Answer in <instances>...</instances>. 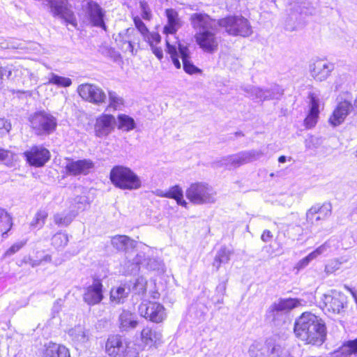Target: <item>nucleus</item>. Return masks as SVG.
I'll return each instance as SVG.
<instances>
[{"mask_svg":"<svg viewBox=\"0 0 357 357\" xmlns=\"http://www.w3.org/2000/svg\"><path fill=\"white\" fill-rule=\"evenodd\" d=\"M105 352L109 357H138L137 345L119 335L109 336L105 343Z\"/></svg>","mask_w":357,"mask_h":357,"instance_id":"obj_3","label":"nucleus"},{"mask_svg":"<svg viewBox=\"0 0 357 357\" xmlns=\"http://www.w3.org/2000/svg\"><path fill=\"white\" fill-rule=\"evenodd\" d=\"M344 299V295L336 291H331V293L324 294L322 298L326 309L334 313H340L343 309Z\"/></svg>","mask_w":357,"mask_h":357,"instance_id":"obj_26","label":"nucleus"},{"mask_svg":"<svg viewBox=\"0 0 357 357\" xmlns=\"http://www.w3.org/2000/svg\"><path fill=\"white\" fill-rule=\"evenodd\" d=\"M294 333L307 344H321L326 338V329L321 319L312 313L304 312L295 322Z\"/></svg>","mask_w":357,"mask_h":357,"instance_id":"obj_1","label":"nucleus"},{"mask_svg":"<svg viewBox=\"0 0 357 357\" xmlns=\"http://www.w3.org/2000/svg\"><path fill=\"white\" fill-rule=\"evenodd\" d=\"M118 128L123 130L124 131H130L135 128V120L126 115V114H120L118 116Z\"/></svg>","mask_w":357,"mask_h":357,"instance_id":"obj_41","label":"nucleus"},{"mask_svg":"<svg viewBox=\"0 0 357 357\" xmlns=\"http://www.w3.org/2000/svg\"><path fill=\"white\" fill-rule=\"evenodd\" d=\"M190 22L197 32L217 29L218 20L210 17L205 13H193L190 16Z\"/></svg>","mask_w":357,"mask_h":357,"instance_id":"obj_23","label":"nucleus"},{"mask_svg":"<svg viewBox=\"0 0 357 357\" xmlns=\"http://www.w3.org/2000/svg\"><path fill=\"white\" fill-rule=\"evenodd\" d=\"M278 162L280 163H284L286 162V157L284 155L280 156L278 158Z\"/></svg>","mask_w":357,"mask_h":357,"instance_id":"obj_62","label":"nucleus"},{"mask_svg":"<svg viewBox=\"0 0 357 357\" xmlns=\"http://www.w3.org/2000/svg\"><path fill=\"white\" fill-rule=\"evenodd\" d=\"M131 292L130 285L128 283L120 285L116 289H112L110 292V298L112 301L116 303H123L126 298Z\"/></svg>","mask_w":357,"mask_h":357,"instance_id":"obj_35","label":"nucleus"},{"mask_svg":"<svg viewBox=\"0 0 357 357\" xmlns=\"http://www.w3.org/2000/svg\"><path fill=\"white\" fill-rule=\"evenodd\" d=\"M218 26L225 29L230 36L249 37L253 33L248 19L241 15L228 16L218 20Z\"/></svg>","mask_w":357,"mask_h":357,"instance_id":"obj_7","label":"nucleus"},{"mask_svg":"<svg viewBox=\"0 0 357 357\" xmlns=\"http://www.w3.org/2000/svg\"><path fill=\"white\" fill-rule=\"evenodd\" d=\"M41 261H42V260H40V261L33 260V261H31V265L33 267H34V266H36L40 265V263H41Z\"/></svg>","mask_w":357,"mask_h":357,"instance_id":"obj_60","label":"nucleus"},{"mask_svg":"<svg viewBox=\"0 0 357 357\" xmlns=\"http://www.w3.org/2000/svg\"><path fill=\"white\" fill-rule=\"evenodd\" d=\"M139 313L152 322L160 323L166 317L165 309L159 303L144 301L139 305Z\"/></svg>","mask_w":357,"mask_h":357,"instance_id":"obj_11","label":"nucleus"},{"mask_svg":"<svg viewBox=\"0 0 357 357\" xmlns=\"http://www.w3.org/2000/svg\"><path fill=\"white\" fill-rule=\"evenodd\" d=\"M343 352H347L348 354L357 353V338L347 342L343 347Z\"/></svg>","mask_w":357,"mask_h":357,"instance_id":"obj_51","label":"nucleus"},{"mask_svg":"<svg viewBox=\"0 0 357 357\" xmlns=\"http://www.w3.org/2000/svg\"><path fill=\"white\" fill-rule=\"evenodd\" d=\"M300 305L301 301L297 298L280 299L270 305L266 319L275 326H279L287 321L289 312Z\"/></svg>","mask_w":357,"mask_h":357,"instance_id":"obj_6","label":"nucleus"},{"mask_svg":"<svg viewBox=\"0 0 357 357\" xmlns=\"http://www.w3.org/2000/svg\"><path fill=\"white\" fill-rule=\"evenodd\" d=\"M111 243L116 250L126 252L127 259L126 266L128 268H130V263L128 262V255L132 257H135V251L137 249L134 250V248L136 247V242L127 236L116 235L112 238Z\"/></svg>","mask_w":357,"mask_h":357,"instance_id":"obj_22","label":"nucleus"},{"mask_svg":"<svg viewBox=\"0 0 357 357\" xmlns=\"http://www.w3.org/2000/svg\"><path fill=\"white\" fill-rule=\"evenodd\" d=\"M340 243L338 239L335 238H331L324 244L318 247L312 252L315 258L325 253L333 252L339 249Z\"/></svg>","mask_w":357,"mask_h":357,"instance_id":"obj_34","label":"nucleus"},{"mask_svg":"<svg viewBox=\"0 0 357 357\" xmlns=\"http://www.w3.org/2000/svg\"><path fill=\"white\" fill-rule=\"evenodd\" d=\"M93 167V162L89 159L78 160L76 161L68 160L65 169L68 174L77 176L80 174H88Z\"/></svg>","mask_w":357,"mask_h":357,"instance_id":"obj_24","label":"nucleus"},{"mask_svg":"<svg viewBox=\"0 0 357 357\" xmlns=\"http://www.w3.org/2000/svg\"><path fill=\"white\" fill-rule=\"evenodd\" d=\"M77 92L80 97L89 102L95 105L105 103L107 96L104 91L99 86L92 84H82L77 88Z\"/></svg>","mask_w":357,"mask_h":357,"instance_id":"obj_12","label":"nucleus"},{"mask_svg":"<svg viewBox=\"0 0 357 357\" xmlns=\"http://www.w3.org/2000/svg\"><path fill=\"white\" fill-rule=\"evenodd\" d=\"M76 214L72 211L59 213L54 215V222L59 227H67L72 222Z\"/></svg>","mask_w":357,"mask_h":357,"instance_id":"obj_38","label":"nucleus"},{"mask_svg":"<svg viewBox=\"0 0 357 357\" xmlns=\"http://www.w3.org/2000/svg\"><path fill=\"white\" fill-rule=\"evenodd\" d=\"M162 334L159 331L151 327H145L141 332V340L146 346L152 347L161 340Z\"/></svg>","mask_w":357,"mask_h":357,"instance_id":"obj_30","label":"nucleus"},{"mask_svg":"<svg viewBox=\"0 0 357 357\" xmlns=\"http://www.w3.org/2000/svg\"><path fill=\"white\" fill-rule=\"evenodd\" d=\"M83 301L89 305H95L100 303L103 299L102 284L98 279L93 280L84 288L82 295Z\"/></svg>","mask_w":357,"mask_h":357,"instance_id":"obj_16","label":"nucleus"},{"mask_svg":"<svg viewBox=\"0 0 357 357\" xmlns=\"http://www.w3.org/2000/svg\"><path fill=\"white\" fill-rule=\"evenodd\" d=\"M68 335L75 344L79 345L84 344L89 340V335L85 328L81 326H76L68 331Z\"/></svg>","mask_w":357,"mask_h":357,"instance_id":"obj_36","label":"nucleus"},{"mask_svg":"<svg viewBox=\"0 0 357 357\" xmlns=\"http://www.w3.org/2000/svg\"><path fill=\"white\" fill-rule=\"evenodd\" d=\"M128 285H130L132 292L143 296L146 292L147 280L141 276L135 279L134 282H128Z\"/></svg>","mask_w":357,"mask_h":357,"instance_id":"obj_39","label":"nucleus"},{"mask_svg":"<svg viewBox=\"0 0 357 357\" xmlns=\"http://www.w3.org/2000/svg\"><path fill=\"white\" fill-rule=\"evenodd\" d=\"M44 347L43 357H70L68 349L63 345L49 342Z\"/></svg>","mask_w":357,"mask_h":357,"instance_id":"obj_32","label":"nucleus"},{"mask_svg":"<svg viewBox=\"0 0 357 357\" xmlns=\"http://www.w3.org/2000/svg\"><path fill=\"white\" fill-rule=\"evenodd\" d=\"M322 144V140L320 137L313 135L310 136L305 141V148L307 149H315L319 147Z\"/></svg>","mask_w":357,"mask_h":357,"instance_id":"obj_46","label":"nucleus"},{"mask_svg":"<svg viewBox=\"0 0 357 357\" xmlns=\"http://www.w3.org/2000/svg\"><path fill=\"white\" fill-rule=\"evenodd\" d=\"M312 77L319 82L326 80L334 70V64L323 59H317L310 65Z\"/></svg>","mask_w":357,"mask_h":357,"instance_id":"obj_20","label":"nucleus"},{"mask_svg":"<svg viewBox=\"0 0 357 357\" xmlns=\"http://www.w3.org/2000/svg\"><path fill=\"white\" fill-rule=\"evenodd\" d=\"M68 236L67 234L58 232L52 238V245L57 250L64 248L68 243Z\"/></svg>","mask_w":357,"mask_h":357,"instance_id":"obj_43","label":"nucleus"},{"mask_svg":"<svg viewBox=\"0 0 357 357\" xmlns=\"http://www.w3.org/2000/svg\"><path fill=\"white\" fill-rule=\"evenodd\" d=\"M26 243V241L17 242L14 243L9 249L5 252L6 256H11L18 252Z\"/></svg>","mask_w":357,"mask_h":357,"instance_id":"obj_52","label":"nucleus"},{"mask_svg":"<svg viewBox=\"0 0 357 357\" xmlns=\"http://www.w3.org/2000/svg\"><path fill=\"white\" fill-rule=\"evenodd\" d=\"M216 30L211 29L196 32L195 35L196 42L204 52L213 53L217 50L219 42L215 36Z\"/></svg>","mask_w":357,"mask_h":357,"instance_id":"obj_17","label":"nucleus"},{"mask_svg":"<svg viewBox=\"0 0 357 357\" xmlns=\"http://www.w3.org/2000/svg\"><path fill=\"white\" fill-rule=\"evenodd\" d=\"M30 126L37 135H46L53 132L57 126V119L45 111L33 114L29 118Z\"/></svg>","mask_w":357,"mask_h":357,"instance_id":"obj_9","label":"nucleus"},{"mask_svg":"<svg viewBox=\"0 0 357 357\" xmlns=\"http://www.w3.org/2000/svg\"><path fill=\"white\" fill-rule=\"evenodd\" d=\"M119 327L122 331H129L138 325L137 317L134 313L123 310L119 315Z\"/></svg>","mask_w":357,"mask_h":357,"instance_id":"obj_31","label":"nucleus"},{"mask_svg":"<svg viewBox=\"0 0 357 357\" xmlns=\"http://www.w3.org/2000/svg\"><path fill=\"white\" fill-rule=\"evenodd\" d=\"M13 227V220L9 213L4 209L0 208V231L3 238L7 237V233Z\"/></svg>","mask_w":357,"mask_h":357,"instance_id":"obj_37","label":"nucleus"},{"mask_svg":"<svg viewBox=\"0 0 357 357\" xmlns=\"http://www.w3.org/2000/svg\"><path fill=\"white\" fill-rule=\"evenodd\" d=\"M271 356L272 357H292L287 351L284 350L280 345L273 346Z\"/></svg>","mask_w":357,"mask_h":357,"instance_id":"obj_49","label":"nucleus"},{"mask_svg":"<svg viewBox=\"0 0 357 357\" xmlns=\"http://www.w3.org/2000/svg\"><path fill=\"white\" fill-rule=\"evenodd\" d=\"M150 248L143 245L139 249L135 251V257L128 255V262L130 263L128 272L130 274L137 273L140 267H144L149 271H163L162 262L155 258H151L149 255Z\"/></svg>","mask_w":357,"mask_h":357,"instance_id":"obj_5","label":"nucleus"},{"mask_svg":"<svg viewBox=\"0 0 357 357\" xmlns=\"http://www.w3.org/2000/svg\"><path fill=\"white\" fill-rule=\"evenodd\" d=\"M177 58H181L183 62V68L185 72L193 75L201 72V70L196 67L190 61L189 49L178 43L177 47Z\"/></svg>","mask_w":357,"mask_h":357,"instance_id":"obj_27","label":"nucleus"},{"mask_svg":"<svg viewBox=\"0 0 357 357\" xmlns=\"http://www.w3.org/2000/svg\"><path fill=\"white\" fill-rule=\"evenodd\" d=\"M153 53L155 55V56L161 60L163 58V52L161 47H157V45L151 47Z\"/></svg>","mask_w":357,"mask_h":357,"instance_id":"obj_58","label":"nucleus"},{"mask_svg":"<svg viewBox=\"0 0 357 357\" xmlns=\"http://www.w3.org/2000/svg\"><path fill=\"white\" fill-rule=\"evenodd\" d=\"M263 155V152L259 150L241 151L222 158L220 160V165H224L229 169H235L243 165L257 160Z\"/></svg>","mask_w":357,"mask_h":357,"instance_id":"obj_10","label":"nucleus"},{"mask_svg":"<svg viewBox=\"0 0 357 357\" xmlns=\"http://www.w3.org/2000/svg\"><path fill=\"white\" fill-rule=\"evenodd\" d=\"M155 195L160 197H165L169 199H174L176 201V203L178 205H181L184 207H187V202L183 199V192L182 188L178 185H175L169 188L167 190H156L154 192Z\"/></svg>","mask_w":357,"mask_h":357,"instance_id":"obj_28","label":"nucleus"},{"mask_svg":"<svg viewBox=\"0 0 357 357\" xmlns=\"http://www.w3.org/2000/svg\"><path fill=\"white\" fill-rule=\"evenodd\" d=\"M12 153L9 151L0 149V162L7 163L10 160Z\"/></svg>","mask_w":357,"mask_h":357,"instance_id":"obj_57","label":"nucleus"},{"mask_svg":"<svg viewBox=\"0 0 357 357\" xmlns=\"http://www.w3.org/2000/svg\"><path fill=\"white\" fill-rule=\"evenodd\" d=\"M352 109L353 106L350 100L340 101L329 119L330 123L333 126H340L344 122Z\"/></svg>","mask_w":357,"mask_h":357,"instance_id":"obj_25","label":"nucleus"},{"mask_svg":"<svg viewBox=\"0 0 357 357\" xmlns=\"http://www.w3.org/2000/svg\"><path fill=\"white\" fill-rule=\"evenodd\" d=\"M51 259H52V257H51V256H50V255H46L43 257V261H51Z\"/></svg>","mask_w":357,"mask_h":357,"instance_id":"obj_63","label":"nucleus"},{"mask_svg":"<svg viewBox=\"0 0 357 357\" xmlns=\"http://www.w3.org/2000/svg\"><path fill=\"white\" fill-rule=\"evenodd\" d=\"M233 251L227 247H222L216 253L212 266L215 271H218L222 265L227 264Z\"/></svg>","mask_w":357,"mask_h":357,"instance_id":"obj_33","label":"nucleus"},{"mask_svg":"<svg viewBox=\"0 0 357 357\" xmlns=\"http://www.w3.org/2000/svg\"><path fill=\"white\" fill-rule=\"evenodd\" d=\"M332 205L331 203H324L322 205L312 206L306 213V220L311 225H318L319 221L324 220L331 216Z\"/></svg>","mask_w":357,"mask_h":357,"instance_id":"obj_18","label":"nucleus"},{"mask_svg":"<svg viewBox=\"0 0 357 357\" xmlns=\"http://www.w3.org/2000/svg\"><path fill=\"white\" fill-rule=\"evenodd\" d=\"M333 268H331V265H326V267H325V271L327 273H331L333 271Z\"/></svg>","mask_w":357,"mask_h":357,"instance_id":"obj_61","label":"nucleus"},{"mask_svg":"<svg viewBox=\"0 0 357 357\" xmlns=\"http://www.w3.org/2000/svg\"><path fill=\"white\" fill-rule=\"evenodd\" d=\"M286 29H287V30H289V31H293V30H294V29H296V26H289V25H288V24H286Z\"/></svg>","mask_w":357,"mask_h":357,"instance_id":"obj_64","label":"nucleus"},{"mask_svg":"<svg viewBox=\"0 0 357 357\" xmlns=\"http://www.w3.org/2000/svg\"><path fill=\"white\" fill-rule=\"evenodd\" d=\"M54 17L63 19L66 22L73 24L75 15L68 0H45Z\"/></svg>","mask_w":357,"mask_h":357,"instance_id":"obj_13","label":"nucleus"},{"mask_svg":"<svg viewBox=\"0 0 357 357\" xmlns=\"http://www.w3.org/2000/svg\"><path fill=\"white\" fill-rule=\"evenodd\" d=\"M273 238V234L271 231L266 229L261 234V238L264 242H269Z\"/></svg>","mask_w":357,"mask_h":357,"instance_id":"obj_59","label":"nucleus"},{"mask_svg":"<svg viewBox=\"0 0 357 357\" xmlns=\"http://www.w3.org/2000/svg\"><path fill=\"white\" fill-rule=\"evenodd\" d=\"M116 124L115 117L112 114H103L97 117L94 125L95 135L98 137L107 136L114 130Z\"/></svg>","mask_w":357,"mask_h":357,"instance_id":"obj_19","label":"nucleus"},{"mask_svg":"<svg viewBox=\"0 0 357 357\" xmlns=\"http://www.w3.org/2000/svg\"><path fill=\"white\" fill-rule=\"evenodd\" d=\"M227 279L220 282L216 287L215 292L220 296H224L227 289Z\"/></svg>","mask_w":357,"mask_h":357,"instance_id":"obj_56","label":"nucleus"},{"mask_svg":"<svg viewBox=\"0 0 357 357\" xmlns=\"http://www.w3.org/2000/svg\"><path fill=\"white\" fill-rule=\"evenodd\" d=\"M244 91L249 98L260 101L279 99L283 94V89L278 85H275L271 89L266 90L254 86H248L244 88Z\"/></svg>","mask_w":357,"mask_h":357,"instance_id":"obj_14","label":"nucleus"},{"mask_svg":"<svg viewBox=\"0 0 357 357\" xmlns=\"http://www.w3.org/2000/svg\"><path fill=\"white\" fill-rule=\"evenodd\" d=\"M47 215L45 211H38L30 223V227L32 229H40L45 225Z\"/></svg>","mask_w":357,"mask_h":357,"instance_id":"obj_44","label":"nucleus"},{"mask_svg":"<svg viewBox=\"0 0 357 357\" xmlns=\"http://www.w3.org/2000/svg\"><path fill=\"white\" fill-rule=\"evenodd\" d=\"M140 8L142 17L145 20H150L152 15L148 4L146 2H140Z\"/></svg>","mask_w":357,"mask_h":357,"instance_id":"obj_54","label":"nucleus"},{"mask_svg":"<svg viewBox=\"0 0 357 357\" xmlns=\"http://www.w3.org/2000/svg\"><path fill=\"white\" fill-rule=\"evenodd\" d=\"M150 47H153L159 44L161 41V36L157 32H148L147 35L143 37Z\"/></svg>","mask_w":357,"mask_h":357,"instance_id":"obj_47","label":"nucleus"},{"mask_svg":"<svg viewBox=\"0 0 357 357\" xmlns=\"http://www.w3.org/2000/svg\"><path fill=\"white\" fill-rule=\"evenodd\" d=\"M112 183L121 190H137L142 185L139 177L130 168L117 165L110 171Z\"/></svg>","mask_w":357,"mask_h":357,"instance_id":"obj_4","label":"nucleus"},{"mask_svg":"<svg viewBox=\"0 0 357 357\" xmlns=\"http://www.w3.org/2000/svg\"><path fill=\"white\" fill-rule=\"evenodd\" d=\"M186 197L196 205L213 204L216 202V192L206 183H195L186 190Z\"/></svg>","mask_w":357,"mask_h":357,"instance_id":"obj_8","label":"nucleus"},{"mask_svg":"<svg viewBox=\"0 0 357 357\" xmlns=\"http://www.w3.org/2000/svg\"><path fill=\"white\" fill-rule=\"evenodd\" d=\"M108 95L109 101V104L108 105L109 107H111L114 109H118L123 105V99L116 92L109 91Z\"/></svg>","mask_w":357,"mask_h":357,"instance_id":"obj_45","label":"nucleus"},{"mask_svg":"<svg viewBox=\"0 0 357 357\" xmlns=\"http://www.w3.org/2000/svg\"><path fill=\"white\" fill-rule=\"evenodd\" d=\"M133 22L135 26L139 31V33L142 34V37L146 36L149 32V29H147L145 24L142 22L141 18L138 16H136L133 18Z\"/></svg>","mask_w":357,"mask_h":357,"instance_id":"obj_50","label":"nucleus"},{"mask_svg":"<svg viewBox=\"0 0 357 357\" xmlns=\"http://www.w3.org/2000/svg\"><path fill=\"white\" fill-rule=\"evenodd\" d=\"M307 98L309 100V112L319 114V107L321 105H324L320 100L319 93L316 92H310Z\"/></svg>","mask_w":357,"mask_h":357,"instance_id":"obj_42","label":"nucleus"},{"mask_svg":"<svg viewBox=\"0 0 357 357\" xmlns=\"http://www.w3.org/2000/svg\"><path fill=\"white\" fill-rule=\"evenodd\" d=\"M271 342H254L249 347L248 354L250 357H266L271 355L273 346Z\"/></svg>","mask_w":357,"mask_h":357,"instance_id":"obj_29","label":"nucleus"},{"mask_svg":"<svg viewBox=\"0 0 357 357\" xmlns=\"http://www.w3.org/2000/svg\"><path fill=\"white\" fill-rule=\"evenodd\" d=\"M314 259H316L315 257L314 256L312 252H310L307 256H306L305 257H304L303 259H302L301 260H300L298 262V264L296 265L297 268L301 269V268H305V266H307L309 264V263L312 260H313Z\"/></svg>","mask_w":357,"mask_h":357,"instance_id":"obj_55","label":"nucleus"},{"mask_svg":"<svg viewBox=\"0 0 357 357\" xmlns=\"http://www.w3.org/2000/svg\"><path fill=\"white\" fill-rule=\"evenodd\" d=\"M318 114L308 112L307 116L304 120V126L306 128L310 129L314 127L319 118Z\"/></svg>","mask_w":357,"mask_h":357,"instance_id":"obj_48","label":"nucleus"},{"mask_svg":"<svg viewBox=\"0 0 357 357\" xmlns=\"http://www.w3.org/2000/svg\"><path fill=\"white\" fill-rule=\"evenodd\" d=\"M26 162L36 167H40L50 158V151L43 146H33L23 153Z\"/></svg>","mask_w":357,"mask_h":357,"instance_id":"obj_15","label":"nucleus"},{"mask_svg":"<svg viewBox=\"0 0 357 357\" xmlns=\"http://www.w3.org/2000/svg\"><path fill=\"white\" fill-rule=\"evenodd\" d=\"M167 18V23L164 26L163 33L167 35L166 45L167 53L170 54L172 61L174 66L179 69L181 64L177 58V46L178 44L177 39L174 35L177 31L181 27L182 22L178 17L177 11L174 9L169 8L165 10Z\"/></svg>","mask_w":357,"mask_h":357,"instance_id":"obj_2","label":"nucleus"},{"mask_svg":"<svg viewBox=\"0 0 357 357\" xmlns=\"http://www.w3.org/2000/svg\"><path fill=\"white\" fill-rule=\"evenodd\" d=\"M10 129V123L5 119H0V137L8 133Z\"/></svg>","mask_w":357,"mask_h":357,"instance_id":"obj_53","label":"nucleus"},{"mask_svg":"<svg viewBox=\"0 0 357 357\" xmlns=\"http://www.w3.org/2000/svg\"><path fill=\"white\" fill-rule=\"evenodd\" d=\"M85 10L93 26L106 30L104 22L105 11L100 6L94 1H89L85 6Z\"/></svg>","mask_w":357,"mask_h":357,"instance_id":"obj_21","label":"nucleus"},{"mask_svg":"<svg viewBox=\"0 0 357 357\" xmlns=\"http://www.w3.org/2000/svg\"><path fill=\"white\" fill-rule=\"evenodd\" d=\"M47 84H53L58 87H68L72 84V80L68 77L59 76L55 73H51L49 75Z\"/></svg>","mask_w":357,"mask_h":357,"instance_id":"obj_40","label":"nucleus"}]
</instances>
